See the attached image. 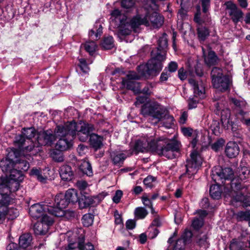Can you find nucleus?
Returning a JSON list of instances; mask_svg holds the SVG:
<instances>
[{
    "label": "nucleus",
    "mask_w": 250,
    "mask_h": 250,
    "mask_svg": "<svg viewBox=\"0 0 250 250\" xmlns=\"http://www.w3.org/2000/svg\"><path fill=\"white\" fill-rule=\"evenodd\" d=\"M180 147V142L174 137L169 139L164 136L157 138L144 136L137 140L134 145V149L138 152L151 151L170 159L177 156Z\"/></svg>",
    "instance_id": "1"
},
{
    "label": "nucleus",
    "mask_w": 250,
    "mask_h": 250,
    "mask_svg": "<svg viewBox=\"0 0 250 250\" xmlns=\"http://www.w3.org/2000/svg\"><path fill=\"white\" fill-rule=\"evenodd\" d=\"M110 15V26L118 29L119 37L129 35L132 29L138 27L141 25H145L146 26H149L150 25L146 15H137L130 20L118 9L112 10Z\"/></svg>",
    "instance_id": "2"
},
{
    "label": "nucleus",
    "mask_w": 250,
    "mask_h": 250,
    "mask_svg": "<svg viewBox=\"0 0 250 250\" xmlns=\"http://www.w3.org/2000/svg\"><path fill=\"white\" fill-rule=\"evenodd\" d=\"M157 52L152 51V59L146 65H141L138 67V72L142 77L148 79L151 76H156L162 69V62L165 59V49L167 47V35L164 33L158 40Z\"/></svg>",
    "instance_id": "3"
},
{
    "label": "nucleus",
    "mask_w": 250,
    "mask_h": 250,
    "mask_svg": "<svg viewBox=\"0 0 250 250\" xmlns=\"http://www.w3.org/2000/svg\"><path fill=\"white\" fill-rule=\"evenodd\" d=\"M76 123L73 121L56 126L55 132L56 135L60 137L56 144L57 149L63 151L72 146L73 140L76 136Z\"/></svg>",
    "instance_id": "4"
},
{
    "label": "nucleus",
    "mask_w": 250,
    "mask_h": 250,
    "mask_svg": "<svg viewBox=\"0 0 250 250\" xmlns=\"http://www.w3.org/2000/svg\"><path fill=\"white\" fill-rule=\"evenodd\" d=\"M141 113L144 116H150L152 118V124L154 125L165 119L168 121L169 125L173 124L174 118L168 114V111L164 106L157 102L144 104L141 108Z\"/></svg>",
    "instance_id": "5"
},
{
    "label": "nucleus",
    "mask_w": 250,
    "mask_h": 250,
    "mask_svg": "<svg viewBox=\"0 0 250 250\" xmlns=\"http://www.w3.org/2000/svg\"><path fill=\"white\" fill-rule=\"evenodd\" d=\"M37 134V131L34 127L23 128L21 134L16 135L14 140V145L16 148L12 150H18L22 153H29L34 154L35 150H40L38 146L35 145L32 140Z\"/></svg>",
    "instance_id": "6"
},
{
    "label": "nucleus",
    "mask_w": 250,
    "mask_h": 250,
    "mask_svg": "<svg viewBox=\"0 0 250 250\" xmlns=\"http://www.w3.org/2000/svg\"><path fill=\"white\" fill-rule=\"evenodd\" d=\"M233 175V171L230 167L222 168L220 166H216L212 170V180L215 182L220 180L229 193L231 191L230 182L232 180Z\"/></svg>",
    "instance_id": "7"
},
{
    "label": "nucleus",
    "mask_w": 250,
    "mask_h": 250,
    "mask_svg": "<svg viewBox=\"0 0 250 250\" xmlns=\"http://www.w3.org/2000/svg\"><path fill=\"white\" fill-rule=\"evenodd\" d=\"M211 77L213 86L216 89L225 91L229 88L231 80L228 76L223 74L221 69L213 67L211 72Z\"/></svg>",
    "instance_id": "8"
},
{
    "label": "nucleus",
    "mask_w": 250,
    "mask_h": 250,
    "mask_svg": "<svg viewBox=\"0 0 250 250\" xmlns=\"http://www.w3.org/2000/svg\"><path fill=\"white\" fill-rule=\"evenodd\" d=\"M191 159L187 161L185 166L186 171L180 177L182 178L185 176L191 179H193L194 175L197 172L199 168L202 164V159L200 155L196 151L192 152L190 154Z\"/></svg>",
    "instance_id": "9"
},
{
    "label": "nucleus",
    "mask_w": 250,
    "mask_h": 250,
    "mask_svg": "<svg viewBox=\"0 0 250 250\" xmlns=\"http://www.w3.org/2000/svg\"><path fill=\"white\" fill-rule=\"evenodd\" d=\"M215 109V113L221 116V120L224 126L229 128L233 125V122L230 118V111L228 107V104L226 101L219 100L214 104Z\"/></svg>",
    "instance_id": "10"
},
{
    "label": "nucleus",
    "mask_w": 250,
    "mask_h": 250,
    "mask_svg": "<svg viewBox=\"0 0 250 250\" xmlns=\"http://www.w3.org/2000/svg\"><path fill=\"white\" fill-rule=\"evenodd\" d=\"M250 173V171L248 167H241L238 171V177L233 178L230 182L231 190L235 191V190H239L248 188L250 182H249V184H246L244 180L248 178Z\"/></svg>",
    "instance_id": "11"
},
{
    "label": "nucleus",
    "mask_w": 250,
    "mask_h": 250,
    "mask_svg": "<svg viewBox=\"0 0 250 250\" xmlns=\"http://www.w3.org/2000/svg\"><path fill=\"white\" fill-rule=\"evenodd\" d=\"M54 206H52L51 204L48 213L56 217H62L64 215V209L66 208L69 204L66 198L62 193L57 194L54 199Z\"/></svg>",
    "instance_id": "12"
},
{
    "label": "nucleus",
    "mask_w": 250,
    "mask_h": 250,
    "mask_svg": "<svg viewBox=\"0 0 250 250\" xmlns=\"http://www.w3.org/2000/svg\"><path fill=\"white\" fill-rule=\"evenodd\" d=\"M56 136L55 130L51 129L39 132L36 139L38 146H51L56 140Z\"/></svg>",
    "instance_id": "13"
},
{
    "label": "nucleus",
    "mask_w": 250,
    "mask_h": 250,
    "mask_svg": "<svg viewBox=\"0 0 250 250\" xmlns=\"http://www.w3.org/2000/svg\"><path fill=\"white\" fill-rule=\"evenodd\" d=\"M140 76L136 72L130 71L127 74L126 78L122 79V84L127 89L134 92H139L140 90V83L134 80H139Z\"/></svg>",
    "instance_id": "14"
},
{
    "label": "nucleus",
    "mask_w": 250,
    "mask_h": 250,
    "mask_svg": "<svg viewBox=\"0 0 250 250\" xmlns=\"http://www.w3.org/2000/svg\"><path fill=\"white\" fill-rule=\"evenodd\" d=\"M76 135L81 142H85L94 130V125L92 124L81 121L78 125L76 124Z\"/></svg>",
    "instance_id": "15"
},
{
    "label": "nucleus",
    "mask_w": 250,
    "mask_h": 250,
    "mask_svg": "<svg viewBox=\"0 0 250 250\" xmlns=\"http://www.w3.org/2000/svg\"><path fill=\"white\" fill-rule=\"evenodd\" d=\"M50 204V203L47 202L35 204L30 207L29 213L31 217L35 219H37L41 217L42 218L44 215H47L46 213H48Z\"/></svg>",
    "instance_id": "16"
},
{
    "label": "nucleus",
    "mask_w": 250,
    "mask_h": 250,
    "mask_svg": "<svg viewBox=\"0 0 250 250\" xmlns=\"http://www.w3.org/2000/svg\"><path fill=\"white\" fill-rule=\"evenodd\" d=\"M54 223L53 219L48 215H44L41 219V221L36 223L33 227L35 233L36 235L45 234L50 227Z\"/></svg>",
    "instance_id": "17"
},
{
    "label": "nucleus",
    "mask_w": 250,
    "mask_h": 250,
    "mask_svg": "<svg viewBox=\"0 0 250 250\" xmlns=\"http://www.w3.org/2000/svg\"><path fill=\"white\" fill-rule=\"evenodd\" d=\"M225 4L229 16L234 23H237L243 19L244 14L235 4L228 1Z\"/></svg>",
    "instance_id": "18"
},
{
    "label": "nucleus",
    "mask_w": 250,
    "mask_h": 250,
    "mask_svg": "<svg viewBox=\"0 0 250 250\" xmlns=\"http://www.w3.org/2000/svg\"><path fill=\"white\" fill-rule=\"evenodd\" d=\"M247 189L235 190V191L231 190L229 196L235 201L243 203L245 207L250 206V193L245 195L243 193L246 192Z\"/></svg>",
    "instance_id": "19"
},
{
    "label": "nucleus",
    "mask_w": 250,
    "mask_h": 250,
    "mask_svg": "<svg viewBox=\"0 0 250 250\" xmlns=\"http://www.w3.org/2000/svg\"><path fill=\"white\" fill-rule=\"evenodd\" d=\"M12 153L17 157V155L15 151L9 152L7 157L2 159L0 162V167L3 173L6 175L9 174L15 167V161L10 157H12Z\"/></svg>",
    "instance_id": "20"
},
{
    "label": "nucleus",
    "mask_w": 250,
    "mask_h": 250,
    "mask_svg": "<svg viewBox=\"0 0 250 250\" xmlns=\"http://www.w3.org/2000/svg\"><path fill=\"white\" fill-rule=\"evenodd\" d=\"M189 83L192 86L194 96L204 98L205 95V85L202 81H195L194 79L188 80Z\"/></svg>",
    "instance_id": "21"
},
{
    "label": "nucleus",
    "mask_w": 250,
    "mask_h": 250,
    "mask_svg": "<svg viewBox=\"0 0 250 250\" xmlns=\"http://www.w3.org/2000/svg\"><path fill=\"white\" fill-rule=\"evenodd\" d=\"M146 17H147V20L149 21V26H152L153 28H159L163 24V17L156 12L147 13Z\"/></svg>",
    "instance_id": "22"
},
{
    "label": "nucleus",
    "mask_w": 250,
    "mask_h": 250,
    "mask_svg": "<svg viewBox=\"0 0 250 250\" xmlns=\"http://www.w3.org/2000/svg\"><path fill=\"white\" fill-rule=\"evenodd\" d=\"M239 151V147L236 143L229 142L227 143L225 148V153L228 157L230 158L235 157L238 155Z\"/></svg>",
    "instance_id": "23"
},
{
    "label": "nucleus",
    "mask_w": 250,
    "mask_h": 250,
    "mask_svg": "<svg viewBox=\"0 0 250 250\" xmlns=\"http://www.w3.org/2000/svg\"><path fill=\"white\" fill-rule=\"evenodd\" d=\"M110 158L114 165L121 166L126 158V154L123 151L114 150L110 152Z\"/></svg>",
    "instance_id": "24"
},
{
    "label": "nucleus",
    "mask_w": 250,
    "mask_h": 250,
    "mask_svg": "<svg viewBox=\"0 0 250 250\" xmlns=\"http://www.w3.org/2000/svg\"><path fill=\"white\" fill-rule=\"evenodd\" d=\"M20 152L23 155L26 154L27 156L28 157V160H30L29 158H31L30 154H28V153H22L21 151H20ZM25 156H21L19 160H16L15 163V167L21 170L22 172L27 171L30 167L29 162L25 159Z\"/></svg>",
    "instance_id": "25"
},
{
    "label": "nucleus",
    "mask_w": 250,
    "mask_h": 250,
    "mask_svg": "<svg viewBox=\"0 0 250 250\" xmlns=\"http://www.w3.org/2000/svg\"><path fill=\"white\" fill-rule=\"evenodd\" d=\"M203 56L205 63L208 66H212L216 65L218 61V58L215 52L210 50L208 52V55H205V50L202 47Z\"/></svg>",
    "instance_id": "26"
},
{
    "label": "nucleus",
    "mask_w": 250,
    "mask_h": 250,
    "mask_svg": "<svg viewBox=\"0 0 250 250\" xmlns=\"http://www.w3.org/2000/svg\"><path fill=\"white\" fill-rule=\"evenodd\" d=\"M59 173L61 178L64 181H70L72 179L74 176L71 167L67 165L60 167Z\"/></svg>",
    "instance_id": "27"
},
{
    "label": "nucleus",
    "mask_w": 250,
    "mask_h": 250,
    "mask_svg": "<svg viewBox=\"0 0 250 250\" xmlns=\"http://www.w3.org/2000/svg\"><path fill=\"white\" fill-rule=\"evenodd\" d=\"M4 187L2 190L7 191L10 194L18 190L20 186V182L12 180L9 179V180L6 183H3Z\"/></svg>",
    "instance_id": "28"
},
{
    "label": "nucleus",
    "mask_w": 250,
    "mask_h": 250,
    "mask_svg": "<svg viewBox=\"0 0 250 250\" xmlns=\"http://www.w3.org/2000/svg\"><path fill=\"white\" fill-rule=\"evenodd\" d=\"M102 33V25L99 22H96L94 27L89 32V36L94 40H97L100 39Z\"/></svg>",
    "instance_id": "29"
},
{
    "label": "nucleus",
    "mask_w": 250,
    "mask_h": 250,
    "mask_svg": "<svg viewBox=\"0 0 250 250\" xmlns=\"http://www.w3.org/2000/svg\"><path fill=\"white\" fill-rule=\"evenodd\" d=\"M89 137L90 144L91 146L95 150L100 149L103 146V138L96 134H92Z\"/></svg>",
    "instance_id": "30"
},
{
    "label": "nucleus",
    "mask_w": 250,
    "mask_h": 250,
    "mask_svg": "<svg viewBox=\"0 0 250 250\" xmlns=\"http://www.w3.org/2000/svg\"><path fill=\"white\" fill-rule=\"evenodd\" d=\"M196 244L201 248L207 249L209 248L210 243L208 241V233H206L198 236Z\"/></svg>",
    "instance_id": "31"
},
{
    "label": "nucleus",
    "mask_w": 250,
    "mask_h": 250,
    "mask_svg": "<svg viewBox=\"0 0 250 250\" xmlns=\"http://www.w3.org/2000/svg\"><path fill=\"white\" fill-rule=\"evenodd\" d=\"M64 195L69 203L73 204L78 202L79 197L77 190L73 188L68 189Z\"/></svg>",
    "instance_id": "32"
},
{
    "label": "nucleus",
    "mask_w": 250,
    "mask_h": 250,
    "mask_svg": "<svg viewBox=\"0 0 250 250\" xmlns=\"http://www.w3.org/2000/svg\"><path fill=\"white\" fill-rule=\"evenodd\" d=\"M222 190L218 184H214L210 187L209 194L214 199H219L221 198Z\"/></svg>",
    "instance_id": "33"
},
{
    "label": "nucleus",
    "mask_w": 250,
    "mask_h": 250,
    "mask_svg": "<svg viewBox=\"0 0 250 250\" xmlns=\"http://www.w3.org/2000/svg\"><path fill=\"white\" fill-rule=\"evenodd\" d=\"M32 236L29 233L21 235L19 238V245L22 249L27 248L31 244Z\"/></svg>",
    "instance_id": "34"
},
{
    "label": "nucleus",
    "mask_w": 250,
    "mask_h": 250,
    "mask_svg": "<svg viewBox=\"0 0 250 250\" xmlns=\"http://www.w3.org/2000/svg\"><path fill=\"white\" fill-rule=\"evenodd\" d=\"M9 174V179L12 180L21 182L23 179V172L15 167Z\"/></svg>",
    "instance_id": "35"
},
{
    "label": "nucleus",
    "mask_w": 250,
    "mask_h": 250,
    "mask_svg": "<svg viewBox=\"0 0 250 250\" xmlns=\"http://www.w3.org/2000/svg\"><path fill=\"white\" fill-rule=\"evenodd\" d=\"M80 208H86L90 206L93 205L94 199L91 197L83 196L79 198L78 201Z\"/></svg>",
    "instance_id": "36"
},
{
    "label": "nucleus",
    "mask_w": 250,
    "mask_h": 250,
    "mask_svg": "<svg viewBox=\"0 0 250 250\" xmlns=\"http://www.w3.org/2000/svg\"><path fill=\"white\" fill-rule=\"evenodd\" d=\"M80 170L88 176L93 175L92 168L91 164L88 161H84L80 166Z\"/></svg>",
    "instance_id": "37"
},
{
    "label": "nucleus",
    "mask_w": 250,
    "mask_h": 250,
    "mask_svg": "<svg viewBox=\"0 0 250 250\" xmlns=\"http://www.w3.org/2000/svg\"><path fill=\"white\" fill-rule=\"evenodd\" d=\"M197 35L199 41L204 42L209 35L208 29L202 25H199L197 29Z\"/></svg>",
    "instance_id": "38"
},
{
    "label": "nucleus",
    "mask_w": 250,
    "mask_h": 250,
    "mask_svg": "<svg viewBox=\"0 0 250 250\" xmlns=\"http://www.w3.org/2000/svg\"><path fill=\"white\" fill-rule=\"evenodd\" d=\"M32 176L35 177L40 182L44 183L46 181V177L42 175V172L40 168L36 167L32 169L30 172Z\"/></svg>",
    "instance_id": "39"
},
{
    "label": "nucleus",
    "mask_w": 250,
    "mask_h": 250,
    "mask_svg": "<svg viewBox=\"0 0 250 250\" xmlns=\"http://www.w3.org/2000/svg\"><path fill=\"white\" fill-rule=\"evenodd\" d=\"M1 196L0 197V206H6L8 208V205L10 202V197L9 194L7 191H5L3 190H1Z\"/></svg>",
    "instance_id": "40"
},
{
    "label": "nucleus",
    "mask_w": 250,
    "mask_h": 250,
    "mask_svg": "<svg viewBox=\"0 0 250 250\" xmlns=\"http://www.w3.org/2000/svg\"><path fill=\"white\" fill-rule=\"evenodd\" d=\"M148 212L146 209L143 207H137L134 211L135 217L138 219H142L147 215Z\"/></svg>",
    "instance_id": "41"
},
{
    "label": "nucleus",
    "mask_w": 250,
    "mask_h": 250,
    "mask_svg": "<svg viewBox=\"0 0 250 250\" xmlns=\"http://www.w3.org/2000/svg\"><path fill=\"white\" fill-rule=\"evenodd\" d=\"M102 46L105 49H110L114 46V40L113 38L109 36L105 37L102 42Z\"/></svg>",
    "instance_id": "42"
},
{
    "label": "nucleus",
    "mask_w": 250,
    "mask_h": 250,
    "mask_svg": "<svg viewBox=\"0 0 250 250\" xmlns=\"http://www.w3.org/2000/svg\"><path fill=\"white\" fill-rule=\"evenodd\" d=\"M238 221H248L250 220V211H240L236 214Z\"/></svg>",
    "instance_id": "43"
},
{
    "label": "nucleus",
    "mask_w": 250,
    "mask_h": 250,
    "mask_svg": "<svg viewBox=\"0 0 250 250\" xmlns=\"http://www.w3.org/2000/svg\"><path fill=\"white\" fill-rule=\"evenodd\" d=\"M244 244L240 241H237L236 239H233L229 245L230 250H243Z\"/></svg>",
    "instance_id": "44"
},
{
    "label": "nucleus",
    "mask_w": 250,
    "mask_h": 250,
    "mask_svg": "<svg viewBox=\"0 0 250 250\" xmlns=\"http://www.w3.org/2000/svg\"><path fill=\"white\" fill-rule=\"evenodd\" d=\"M121 7L127 12L131 10L134 7V0H120Z\"/></svg>",
    "instance_id": "45"
},
{
    "label": "nucleus",
    "mask_w": 250,
    "mask_h": 250,
    "mask_svg": "<svg viewBox=\"0 0 250 250\" xmlns=\"http://www.w3.org/2000/svg\"><path fill=\"white\" fill-rule=\"evenodd\" d=\"M94 215L91 213H86L83 215L82 217V223L84 226L89 227L93 223Z\"/></svg>",
    "instance_id": "46"
},
{
    "label": "nucleus",
    "mask_w": 250,
    "mask_h": 250,
    "mask_svg": "<svg viewBox=\"0 0 250 250\" xmlns=\"http://www.w3.org/2000/svg\"><path fill=\"white\" fill-rule=\"evenodd\" d=\"M78 66L83 74H87L89 71V67L85 59H79Z\"/></svg>",
    "instance_id": "47"
},
{
    "label": "nucleus",
    "mask_w": 250,
    "mask_h": 250,
    "mask_svg": "<svg viewBox=\"0 0 250 250\" xmlns=\"http://www.w3.org/2000/svg\"><path fill=\"white\" fill-rule=\"evenodd\" d=\"M83 45L86 51L88 52L90 55L93 54L97 47L95 42L93 41L87 42Z\"/></svg>",
    "instance_id": "48"
},
{
    "label": "nucleus",
    "mask_w": 250,
    "mask_h": 250,
    "mask_svg": "<svg viewBox=\"0 0 250 250\" xmlns=\"http://www.w3.org/2000/svg\"><path fill=\"white\" fill-rule=\"evenodd\" d=\"M62 151L59 149L53 150L51 153V156L52 159L58 162H62L63 161V156Z\"/></svg>",
    "instance_id": "49"
},
{
    "label": "nucleus",
    "mask_w": 250,
    "mask_h": 250,
    "mask_svg": "<svg viewBox=\"0 0 250 250\" xmlns=\"http://www.w3.org/2000/svg\"><path fill=\"white\" fill-rule=\"evenodd\" d=\"M204 224V219L202 217H195L192 222V227L196 230H198Z\"/></svg>",
    "instance_id": "50"
},
{
    "label": "nucleus",
    "mask_w": 250,
    "mask_h": 250,
    "mask_svg": "<svg viewBox=\"0 0 250 250\" xmlns=\"http://www.w3.org/2000/svg\"><path fill=\"white\" fill-rule=\"evenodd\" d=\"M8 208L0 206V224H2L6 218L8 219Z\"/></svg>",
    "instance_id": "51"
},
{
    "label": "nucleus",
    "mask_w": 250,
    "mask_h": 250,
    "mask_svg": "<svg viewBox=\"0 0 250 250\" xmlns=\"http://www.w3.org/2000/svg\"><path fill=\"white\" fill-rule=\"evenodd\" d=\"M181 131L182 133L185 136L187 137H194L197 135L198 131L197 130L193 131V129L190 127H182Z\"/></svg>",
    "instance_id": "52"
},
{
    "label": "nucleus",
    "mask_w": 250,
    "mask_h": 250,
    "mask_svg": "<svg viewBox=\"0 0 250 250\" xmlns=\"http://www.w3.org/2000/svg\"><path fill=\"white\" fill-rule=\"evenodd\" d=\"M187 244L184 242V240L179 238L178 239L173 247V250H184L185 245Z\"/></svg>",
    "instance_id": "53"
},
{
    "label": "nucleus",
    "mask_w": 250,
    "mask_h": 250,
    "mask_svg": "<svg viewBox=\"0 0 250 250\" xmlns=\"http://www.w3.org/2000/svg\"><path fill=\"white\" fill-rule=\"evenodd\" d=\"M192 236V233L190 230L185 229L182 234L180 238L184 240V242L188 244L190 242Z\"/></svg>",
    "instance_id": "54"
},
{
    "label": "nucleus",
    "mask_w": 250,
    "mask_h": 250,
    "mask_svg": "<svg viewBox=\"0 0 250 250\" xmlns=\"http://www.w3.org/2000/svg\"><path fill=\"white\" fill-rule=\"evenodd\" d=\"M224 143V140L221 138L217 140L213 144H212V145L211 146V147L213 150L217 151L223 147Z\"/></svg>",
    "instance_id": "55"
},
{
    "label": "nucleus",
    "mask_w": 250,
    "mask_h": 250,
    "mask_svg": "<svg viewBox=\"0 0 250 250\" xmlns=\"http://www.w3.org/2000/svg\"><path fill=\"white\" fill-rule=\"evenodd\" d=\"M153 87V85L151 83H147L146 86L143 88L142 90L141 93L150 95L152 92V88Z\"/></svg>",
    "instance_id": "56"
},
{
    "label": "nucleus",
    "mask_w": 250,
    "mask_h": 250,
    "mask_svg": "<svg viewBox=\"0 0 250 250\" xmlns=\"http://www.w3.org/2000/svg\"><path fill=\"white\" fill-rule=\"evenodd\" d=\"M156 179L155 177H153L152 176L149 175L144 180L143 182L144 185H146L147 187L152 188L153 187L152 183Z\"/></svg>",
    "instance_id": "57"
},
{
    "label": "nucleus",
    "mask_w": 250,
    "mask_h": 250,
    "mask_svg": "<svg viewBox=\"0 0 250 250\" xmlns=\"http://www.w3.org/2000/svg\"><path fill=\"white\" fill-rule=\"evenodd\" d=\"M19 215V211L18 210L14 208H8V219L13 220Z\"/></svg>",
    "instance_id": "58"
},
{
    "label": "nucleus",
    "mask_w": 250,
    "mask_h": 250,
    "mask_svg": "<svg viewBox=\"0 0 250 250\" xmlns=\"http://www.w3.org/2000/svg\"><path fill=\"white\" fill-rule=\"evenodd\" d=\"M231 102L237 107L241 109L245 106L246 102L243 100H237L235 98H231Z\"/></svg>",
    "instance_id": "59"
},
{
    "label": "nucleus",
    "mask_w": 250,
    "mask_h": 250,
    "mask_svg": "<svg viewBox=\"0 0 250 250\" xmlns=\"http://www.w3.org/2000/svg\"><path fill=\"white\" fill-rule=\"evenodd\" d=\"M148 232V237L149 238L151 239L155 238L158 235L159 232L157 229L153 228L152 227L149 228V230Z\"/></svg>",
    "instance_id": "60"
},
{
    "label": "nucleus",
    "mask_w": 250,
    "mask_h": 250,
    "mask_svg": "<svg viewBox=\"0 0 250 250\" xmlns=\"http://www.w3.org/2000/svg\"><path fill=\"white\" fill-rule=\"evenodd\" d=\"M239 114L243 116V118L241 119L242 122L247 126H250V118H246L245 117V115H246L247 113L243 111L242 109H240Z\"/></svg>",
    "instance_id": "61"
},
{
    "label": "nucleus",
    "mask_w": 250,
    "mask_h": 250,
    "mask_svg": "<svg viewBox=\"0 0 250 250\" xmlns=\"http://www.w3.org/2000/svg\"><path fill=\"white\" fill-rule=\"evenodd\" d=\"M122 195H123L122 191L121 190H117L116 191L115 195H114V196L112 198V200H113V202L116 204L119 203L120 202V200H121V197H122Z\"/></svg>",
    "instance_id": "62"
},
{
    "label": "nucleus",
    "mask_w": 250,
    "mask_h": 250,
    "mask_svg": "<svg viewBox=\"0 0 250 250\" xmlns=\"http://www.w3.org/2000/svg\"><path fill=\"white\" fill-rule=\"evenodd\" d=\"M142 199L143 204L146 207L150 208L152 210H153V208L152 207V203L150 199H149L146 196H143L142 198Z\"/></svg>",
    "instance_id": "63"
},
{
    "label": "nucleus",
    "mask_w": 250,
    "mask_h": 250,
    "mask_svg": "<svg viewBox=\"0 0 250 250\" xmlns=\"http://www.w3.org/2000/svg\"><path fill=\"white\" fill-rule=\"evenodd\" d=\"M80 250H95L94 246L91 243H87L83 245H80Z\"/></svg>",
    "instance_id": "64"
}]
</instances>
